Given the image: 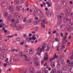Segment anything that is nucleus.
<instances>
[{
	"label": "nucleus",
	"mask_w": 73,
	"mask_h": 73,
	"mask_svg": "<svg viewBox=\"0 0 73 73\" xmlns=\"http://www.w3.org/2000/svg\"><path fill=\"white\" fill-rule=\"evenodd\" d=\"M15 61L16 62H19V60L17 59H16Z\"/></svg>",
	"instance_id": "5fc2aeb1"
},
{
	"label": "nucleus",
	"mask_w": 73,
	"mask_h": 73,
	"mask_svg": "<svg viewBox=\"0 0 73 73\" xmlns=\"http://www.w3.org/2000/svg\"><path fill=\"white\" fill-rule=\"evenodd\" d=\"M21 29H22V27H21L20 26H18L17 27V30H21Z\"/></svg>",
	"instance_id": "a878e982"
},
{
	"label": "nucleus",
	"mask_w": 73,
	"mask_h": 73,
	"mask_svg": "<svg viewBox=\"0 0 73 73\" xmlns=\"http://www.w3.org/2000/svg\"><path fill=\"white\" fill-rule=\"evenodd\" d=\"M16 39L17 41H20V38L19 37H17L16 38Z\"/></svg>",
	"instance_id": "f704fd0d"
},
{
	"label": "nucleus",
	"mask_w": 73,
	"mask_h": 73,
	"mask_svg": "<svg viewBox=\"0 0 73 73\" xmlns=\"http://www.w3.org/2000/svg\"><path fill=\"white\" fill-rule=\"evenodd\" d=\"M29 53H30V54H31L33 53V51H32V49L31 48H30L29 49Z\"/></svg>",
	"instance_id": "4be33fe9"
},
{
	"label": "nucleus",
	"mask_w": 73,
	"mask_h": 73,
	"mask_svg": "<svg viewBox=\"0 0 73 73\" xmlns=\"http://www.w3.org/2000/svg\"><path fill=\"white\" fill-rule=\"evenodd\" d=\"M24 0H21V4H23L24 3Z\"/></svg>",
	"instance_id": "de8ad7c7"
},
{
	"label": "nucleus",
	"mask_w": 73,
	"mask_h": 73,
	"mask_svg": "<svg viewBox=\"0 0 73 73\" xmlns=\"http://www.w3.org/2000/svg\"><path fill=\"white\" fill-rule=\"evenodd\" d=\"M71 60H73V55L71 57Z\"/></svg>",
	"instance_id": "338daca9"
},
{
	"label": "nucleus",
	"mask_w": 73,
	"mask_h": 73,
	"mask_svg": "<svg viewBox=\"0 0 73 73\" xmlns=\"http://www.w3.org/2000/svg\"><path fill=\"white\" fill-rule=\"evenodd\" d=\"M57 58V57L56 56V54H55L54 56L52 58H50V61H52L53 60H54L55 58Z\"/></svg>",
	"instance_id": "dca6fc26"
},
{
	"label": "nucleus",
	"mask_w": 73,
	"mask_h": 73,
	"mask_svg": "<svg viewBox=\"0 0 73 73\" xmlns=\"http://www.w3.org/2000/svg\"><path fill=\"white\" fill-rule=\"evenodd\" d=\"M12 52H15V49H12L11 50Z\"/></svg>",
	"instance_id": "bf43d9fd"
},
{
	"label": "nucleus",
	"mask_w": 73,
	"mask_h": 73,
	"mask_svg": "<svg viewBox=\"0 0 73 73\" xmlns=\"http://www.w3.org/2000/svg\"><path fill=\"white\" fill-rule=\"evenodd\" d=\"M8 58H7L5 60V62H8Z\"/></svg>",
	"instance_id": "4d7b16f0"
},
{
	"label": "nucleus",
	"mask_w": 73,
	"mask_h": 73,
	"mask_svg": "<svg viewBox=\"0 0 73 73\" xmlns=\"http://www.w3.org/2000/svg\"><path fill=\"white\" fill-rule=\"evenodd\" d=\"M35 20L36 21H38V18L37 17H35Z\"/></svg>",
	"instance_id": "2f4dec72"
},
{
	"label": "nucleus",
	"mask_w": 73,
	"mask_h": 73,
	"mask_svg": "<svg viewBox=\"0 0 73 73\" xmlns=\"http://www.w3.org/2000/svg\"><path fill=\"white\" fill-rule=\"evenodd\" d=\"M50 47H49V46H48L47 47V49H46V50L47 52H48V51H49V50H50Z\"/></svg>",
	"instance_id": "bb28decb"
},
{
	"label": "nucleus",
	"mask_w": 73,
	"mask_h": 73,
	"mask_svg": "<svg viewBox=\"0 0 73 73\" xmlns=\"http://www.w3.org/2000/svg\"><path fill=\"white\" fill-rule=\"evenodd\" d=\"M44 71L45 73H48V70H44Z\"/></svg>",
	"instance_id": "603ef678"
},
{
	"label": "nucleus",
	"mask_w": 73,
	"mask_h": 73,
	"mask_svg": "<svg viewBox=\"0 0 73 73\" xmlns=\"http://www.w3.org/2000/svg\"><path fill=\"white\" fill-rule=\"evenodd\" d=\"M55 41L57 42H58L59 41V40L57 38H56L55 39Z\"/></svg>",
	"instance_id": "79ce46f5"
},
{
	"label": "nucleus",
	"mask_w": 73,
	"mask_h": 73,
	"mask_svg": "<svg viewBox=\"0 0 73 73\" xmlns=\"http://www.w3.org/2000/svg\"><path fill=\"white\" fill-rule=\"evenodd\" d=\"M6 5L7 2L6 1H4L3 2H2L1 5L2 8H4V7H6Z\"/></svg>",
	"instance_id": "1a4fd4ad"
},
{
	"label": "nucleus",
	"mask_w": 73,
	"mask_h": 73,
	"mask_svg": "<svg viewBox=\"0 0 73 73\" xmlns=\"http://www.w3.org/2000/svg\"><path fill=\"white\" fill-rule=\"evenodd\" d=\"M41 21V27L42 28H45V25H44V24L46 23V19H44L43 20H42Z\"/></svg>",
	"instance_id": "39448f33"
},
{
	"label": "nucleus",
	"mask_w": 73,
	"mask_h": 73,
	"mask_svg": "<svg viewBox=\"0 0 73 73\" xmlns=\"http://www.w3.org/2000/svg\"><path fill=\"white\" fill-rule=\"evenodd\" d=\"M15 60L13 59H11L10 60V62L11 63H13L14 62Z\"/></svg>",
	"instance_id": "7c9ffc66"
},
{
	"label": "nucleus",
	"mask_w": 73,
	"mask_h": 73,
	"mask_svg": "<svg viewBox=\"0 0 73 73\" xmlns=\"http://www.w3.org/2000/svg\"><path fill=\"white\" fill-rule=\"evenodd\" d=\"M51 73H56V69H53L50 72Z\"/></svg>",
	"instance_id": "aec40b11"
},
{
	"label": "nucleus",
	"mask_w": 73,
	"mask_h": 73,
	"mask_svg": "<svg viewBox=\"0 0 73 73\" xmlns=\"http://www.w3.org/2000/svg\"><path fill=\"white\" fill-rule=\"evenodd\" d=\"M57 66L58 68H60V65L59 64H58L57 65Z\"/></svg>",
	"instance_id": "13d9d810"
},
{
	"label": "nucleus",
	"mask_w": 73,
	"mask_h": 73,
	"mask_svg": "<svg viewBox=\"0 0 73 73\" xmlns=\"http://www.w3.org/2000/svg\"><path fill=\"white\" fill-rule=\"evenodd\" d=\"M64 16V13H63L60 14L59 15H58V24H61L62 23V17Z\"/></svg>",
	"instance_id": "f257e3e1"
},
{
	"label": "nucleus",
	"mask_w": 73,
	"mask_h": 73,
	"mask_svg": "<svg viewBox=\"0 0 73 73\" xmlns=\"http://www.w3.org/2000/svg\"><path fill=\"white\" fill-rule=\"evenodd\" d=\"M44 62V60H42L41 61V64H43Z\"/></svg>",
	"instance_id": "69168bd1"
},
{
	"label": "nucleus",
	"mask_w": 73,
	"mask_h": 73,
	"mask_svg": "<svg viewBox=\"0 0 73 73\" xmlns=\"http://www.w3.org/2000/svg\"><path fill=\"white\" fill-rule=\"evenodd\" d=\"M14 21L15 19H12L11 20V22H12V23H13V22H14Z\"/></svg>",
	"instance_id": "864d4df0"
},
{
	"label": "nucleus",
	"mask_w": 73,
	"mask_h": 73,
	"mask_svg": "<svg viewBox=\"0 0 73 73\" xmlns=\"http://www.w3.org/2000/svg\"><path fill=\"white\" fill-rule=\"evenodd\" d=\"M11 19V16H9L7 18V19L8 20H9L10 19Z\"/></svg>",
	"instance_id": "a19ab883"
},
{
	"label": "nucleus",
	"mask_w": 73,
	"mask_h": 73,
	"mask_svg": "<svg viewBox=\"0 0 73 73\" xmlns=\"http://www.w3.org/2000/svg\"><path fill=\"white\" fill-rule=\"evenodd\" d=\"M66 20L67 21H69V22H71V19H69V18H68L66 19Z\"/></svg>",
	"instance_id": "72a5a7b5"
},
{
	"label": "nucleus",
	"mask_w": 73,
	"mask_h": 73,
	"mask_svg": "<svg viewBox=\"0 0 73 73\" xmlns=\"http://www.w3.org/2000/svg\"><path fill=\"white\" fill-rule=\"evenodd\" d=\"M70 71L71 72V73H73V67H71L70 68Z\"/></svg>",
	"instance_id": "e433bc0d"
},
{
	"label": "nucleus",
	"mask_w": 73,
	"mask_h": 73,
	"mask_svg": "<svg viewBox=\"0 0 73 73\" xmlns=\"http://www.w3.org/2000/svg\"><path fill=\"white\" fill-rule=\"evenodd\" d=\"M23 36L25 37V38H27V37H28V36L27 35V34H25L23 35Z\"/></svg>",
	"instance_id": "c9c22d12"
},
{
	"label": "nucleus",
	"mask_w": 73,
	"mask_h": 73,
	"mask_svg": "<svg viewBox=\"0 0 73 73\" xmlns=\"http://www.w3.org/2000/svg\"><path fill=\"white\" fill-rule=\"evenodd\" d=\"M13 27H16V23L13 24Z\"/></svg>",
	"instance_id": "09e8293b"
},
{
	"label": "nucleus",
	"mask_w": 73,
	"mask_h": 73,
	"mask_svg": "<svg viewBox=\"0 0 73 73\" xmlns=\"http://www.w3.org/2000/svg\"><path fill=\"white\" fill-rule=\"evenodd\" d=\"M29 38H28V37L27 38H26V42H30V41H29Z\"/></svg>",
	"instance_id": "393cba45"
},
{
	"label": "nucleus",
	"mask_w": 73,
	"mask_h": 73,
	"mask_svg": "<svg viewBox=\"0 0 73 73\" xmlns=\"http://www.w3.org/2000/svg\"><path fill=\"white\" fill-rule=\"evenodd\" d=\"M20 44L21 45H23V44H24V42H21L20 43Z\"/></svg>",
	"instance_id": "e2e57ef3"
},
{
	"label": "nucleus",
	"mask_w": 73,
	"mask_h": 73,
	"mask_svg": "<svg viewBox=\"0 0 73 73\" xmlns=\"http://www.w3.org/2000/svg\"><path fill=\"white\" fill-rule=\"evenodd\" d=\"M9 62H6V64L4 63V66H5V67H6V66H7V65H9Z\"/></svg>",
	"instance_id": "412c9836"
},
{
	"label": "nucleus",
	"mask_w": 73,
	"mask_h": 73,
	"mask_svg": "<svg viewBox=\"0 0 73 73\" xmlns=\"http://www.w3.org/2000/svg\"><path fill=\"white\" fill-rule=\"evenodd\" d=\"M31 22H32V21H31V20H29L27 21L28 23H31Z\"/></svg>",
	"instance_id": "3c124183"
},
{
	"label": "nucleus",
	"mask_w": 73,
	"mask_h": 73,
	"mask_svg": "<svg viewBox=\"0 0 73 73\" xmlns=\"http://www.w3.org/2000/svg\"><path fill=\"white\" fill-rule=\"evenodd\" d=\"M25 52H27V53L28 52V49H26L25 50Z\"/></svg>",
	"instance_id": "052dcab7"
},
{
	"label": "nucleus",
	"mask_w": 73,
	"mask_h": 73,
	"mask_svg": "<svg viewBox=\"0 0 73 73\" xmlns=\"http://www.w3.org/2000/svg\"><path fill=\"white\" fill-rule=\"evenodd\" d=\"M9 10H11L10 13H14V9L13 8V7L12 6H10L9 7Z\"/></svg>",
	"instance_id": "6e6552de"
},
{
	"label": "nucleus",
	"mask_w": 73,
	"mask_h": 73,
	"mask_svg": "<svg viewBox=\"0 0 73 73\" xmlns=\"http://www.w3.org/2000/svg\"><path fill=\"white\" fill-rule=\"evenodd\" d=\"M38 65H39V63L38 62H36L35 63V66H38Z\"/></svg>",
	"instance_id": "b1692460"
},
{
	"label": "nucleus",
	"mask_w": 73,
	"mask_h": 73,
	"mask_svg": "<svg viewBox=\"0 0 73 73\" xmlns=\"http://www.w3.org/2000/svg\"><path fill=\"white\" fill-rule=\"evenodd\" d=\"M61 69L62 70H66L67 69V67L66 66H63L61 67Z\"/></svg>",
	"instance_id": "6ab92c4d"
},
{
	"label": "nucleus",
	"mask_w": 73,
	"mask_h": 73,
	"mask_svg": "<svg viewBox=\"0 0 73 73\" xmlns=\"http://www.w3.org/2000/svg\"><path fill=\"white\" fill-rule=\"evenodd\" d=\"M57 73H60V71L59 70H57Z\"/></svg>",
	"instance_id": "774afa93"
},
{
	"label": "nucleus",
	"mask_w": 73,
	"mask_h": 73,
	"mask_svg": "<svg viewBox=\"0 0 73 73\" xmlns=\"http://www.w3.org/2000/svg\"><path fill=\"white\" fill-rule=\"evenodd\" d=\"M66 0H62L61 2L62 3H65V1Z\"/></svg>",
	"instance_id": "c03bdc74"
},
{
	"label": "nucleus",
	"mask_w": 73,
	"mask_h": 73,
	"mask_svg": "<svg viewBox=\"0 0 73 73\" xmlns=\"http://www.w3.org/2000/svg\"><path fill=\"white\" fill-rule=\"evenodd\" d=\"M14 17H16V18L17 19H21L22 18V16L21 15H18V13H16L15 14Z\"/></svg>",
	"instance_id": "0eeeda50"
},
{
	"label": "nucleus",
	"mask_w": 73,
	"mask_h": 73,
	"mask_svg": "<svg viewBox=\"0 0 73 73\" xmlns=\"http://www.w3.org/2000/svg\"><path fill=\"white\" fill-rule=\"evenodd\" d=\"M73 28V24L70 23L69 26H68L67 27V30L68 31H71V28Z\"/></svg>",
	"instance_id": "20e7f679"
},
{
	"label": "nucleus",
	"mask_w": 73,
	"mask_h": 73,
	"mask_svg": "<svg viewBox=\"0 0 73 73\" xmlns=\"http://www.w3.org/2000/svg\"><path fill=\"white\" fill-rule=\"evenodd\" d=\"M36 12L37 13L38 15H40L41 14H42V11H41L40 10L38 9L37 11L36 9H35L34 10V11L33 13V14L34 15H36Z\"/></svg>",
	"instance_id": "f03ea898"
},
{
	"label": "nucleus",
	"mask_w": 73,
	"mask_h": 73,
	"mask_svg": "<svg viewBox=\"0 0 73 73\" xmlns=\"http://www.w3.org/2000/svg\"><path fill=\"white\" fill-rule=\"evenodd\" d=\"M7 72H9V71H11V69H8L7 70Z\"/></svg>",
	"instance_id": "0e129e2a"
},
{
	"label": "nucleus",
	"mask_w": 73,
	"mask_h": 73,
	"mask_svg": "<svg viewBox=\"0 0 73 73\" xmlns=\"http://www.w3.org/2000/svg\"><path fill=\"white\" fill-rule=\"evenodd\" d=\"M65 27L64 25H62L60 27V28L61 31H64Z\"/></svg>",
	"instance_id": "ddd939ff"
},
{
	"label": "nucleus",
	"mask_w": 73,
	"mask_h": 73,
	"mask_svg": "<svg viewBox=\"0 0 73 73\" xmlns=\"http://www.w3.org/2000/svg\"><path fill=\"white\" fill-rule=\"evenodd\" d=\"M56 33V31H54L53 32V33L54 34V33Z\"/></svg>",
	"instance_id": "680f3d73"
},
{
	"label": "nucleus",
	"mask_w": 73,
	"mask_h": 73,
	"mask_svg": "<svg viewBox=\"0 0 73 73\" xmlns=\"http://www.w3.org/2000/svg\"><path fill=\"white\" fill-rule=\"evenodd\" d=\"M46 14L48 16V17H50V16H51V13H50V11H49L46 12Z\"/></svg>",
	"instance_id": "2eb2a0df"
},
{
	"label": "nucleus",
	"mask_w": 73,
	"mask_h": 73,
	"mask_svg": "<svg viewBox=\"0 0 73 73\" xmlns=\"http://www.w3.org/2000/svg\"><path fill=\"white\" fill-rule=\"evenodd\" d=\"M46 43H44L42 44V48H40V53H38V54L39 56L41 55V53L42 52V50L45 49V48L46 47Z\"/></svg>",
	"instance_id": "7ed1b4c3"
},
{
	"label": "nucleus",
	"mask_w": 73,
	"mask_h": 73,
	"mask_svg": "<svg viewBox=\"0 0 73 73\" xmlns=\"http://www.w3.org/2000/svg\"><path fill=\"white\" fill-rule=\"evenodd\" d=\"M46 55L44 56V60H47L48 59V56L47 55L48 53H46Z\"/></svg>",
	"instance_id": "a211bd4d"
},
{
	"label": "nucleus",
	"mask_w": 73,
	"mask_h": 73,
	"mask_svg": "<svg viewBox=\"0 0 73 73\" xmlns=\"http://www.w3.org/2000/svg\"><path fill=\"white\" fill-rule=\"evenodd\" d=\"M67 38V36H64L63 37V38L62 39L63 40H65Z\"/></svg>",
	"instance_id": "473e14b6"
},
{
	"label": "nucleus",
	"mask_w": 73,
	"mask_h": 73,
	"mask_svg": "<svg viewBox=\"0 0 73 73\" xmlns=\"http://www.w3.org/2000/svg\"><path fill=\"white\" fill-rule=\"evenodd\" d=\"M62 47L60 48L61 50H62V49H63V48H65V46L64 45L62 46Z\"/></svg>",
	"instance_id": "4c0bfd02"
},
{
	"label": "nucleus",
	"mask_w": 73,
	"mask_h": 73,
	"mask_svg": "<svg viewBox=\"0 0 73 73\" xmlns=\"http://www.w3.org/2000/svg\"><path fill=\"white\" fill-rule=\"evenodd\" d=\"M40 50H41V47H39L36 50L37 52H38V51H40Z\"/></svg>",
	"instance_id": "5701e85b"
},
{
	"label": "nucleus",
	"mask_w": 73,
	"mask_h": 73,
	"mask_svg": "<svg viewBox=\"0 0 73 73\" xmlns=\"http://www.w3.org/2000/svg\"><path fill=\"white\" fill-rule=\"evenodd\" d=\"M16 8L17 11H20V8H20V7H19V6H17Z\"/></svg>",
	"instance_id": "c85d7f7f"
},
{
	"label": "nucleus",
	"mask_w": 73,
	"mask_h": 73,
	"mask_svg": "<svg viewBox=\"0 0 73 73\" xmlns=\"http://www.w3.org/2000/svg\"><path fill=\"white\" fill-rule=\"evenodd\" d=\"M24 56L25 57V61H27V62H28V63H30L31 64H32V60H30L28 59H27V58H28V57L26 56L24 54Z\"/></svg>",
	"instance_id": "423d86ee"
},
{
	"label": "nucleus",
	"mask_w": 73,
	"mask_h": 73,
	"mask_svg": "<svg viewBox=\"0 0 73 73\" xmlns=\"http://www.w3.org/2000/svg\"><path fill=\"white\" fill-rule=\"evenodd\" d=\"M60 36L61 37H63V36H64V35L62 33H61V34H60Z\"/></svg>",
	"instance_id": "49530a36"
},
{
	"label": "nucleus",
	"mask_w": 73,
	"mask_h": 73,
	"mask_svg": "<svg viewBox=\"0 0 73 73\" xmlns=\"http://www.w3.org/2000/svg\"><path fill=\"white\" fill-rule=\"evenodd\" d=\"M8 13H5L4 15V17H6L7 16H8Z\"/></svg>",
	"instance_id": "cd10ccee"
},
{
	"label": "nucleus",
	"mask_w": 73,
	"mask_h": 73,
	"mask_svg": "<svg viewBox=\"0 0 73 73\" xmlns=\"http://www.w3.org/2000/svg\"><path fill=\"white\" fill-rule=\"evenodd\" d=\"M4 33H5V34H6V33H7V32H8V30H5L4 31Z\"/></svg>",
	"instance_id": "8fccbe9b"
},
{
	"label": "nucleus",
	"mask_w": 73,
	"mask_h": 73,
	"mask_svg": "<svg viewBox=\"0 0 73 73\" xmlns=\"http://www.w3.org/2000/svg\"><path fill=\"white\" fill-rule=\"evenodd\" d=\"M38 37H39V36H38V35H34L33 36L32 39L33 40H36V37L38 38Z\"/></svg>",
	"instance_id": "9b49d317"
},
{
	"label": "nucleus",
	"mask_w": 73,
	"mask_h": 73,
	"mask_svg": "<svg viewBox=\"0 0 73 73\" xmlns=\"http://www.w3.org/2000/svg\"><path fill=\"white\" fill-rule=\"evenodd\" d=\"M30 72L31 73H35V70L34 69V68H33L32 67H31L30 68Z\"/></svg>",
	"instance_id": "f8f14e48"
},
{
	"label": "nucleus",
	"mask_w": 73,
	"mask_h": 73,
	"mask_svg": "<svg viewBox=\"0 0 73 73\" xmlns=\"http://www.w3.org/2000/svg\"><path fill=\"white\" fill-rule=\"evenodd\" d=\"M3 27H8V25H5L3 23L1 24L0 25V28H2Z\"/></svg>",
	"instance_id": "4468645a"
},
{
	"label": "nucleus",
	"mask_w": 73,
	"mask_h": 73,
	"mask_svg": "<svg viewBox=\"0 0 73 73\" xmlns=\"http://www.w3.org/2000/svg\"><path fill=\"white\" fill-rule=\"evenodd\" d=\"M27 21V19H26V18H24L23 19V21L24 22V23H25Z\"/></svg>",
	"instance_id": "ea45409f"
},
{
	"label": "nucleus",
	"mask_w": 73,
	"mask_h": 73,
	"mask_svg": "<svg viewBox=\"0 0 73 73\" xmlns=\"http://www.w3.org/2000/svg\"><path fill=\"white\" fill-rule=\"evenodd\" d=\"M38 60V58H35L33 60L34 61H36Z\"/></svg>",
	"instance_id": "37998d69"
},
{
	"label": "nucleus",
	"mask_w": 73,
	"mask_h": 73,
	"mask_svg": "<svg viewBox=\"0 0 73 73\" xmlns=\"http://www.w3.org/2000/svg\"><path fill=\"white\" fill-rule=\"evenodd\" d=\"M38 21H35L33 23L34 25H37V24H38Z\"/></svg>",
	"instance_id": "c756f323"
},
{
	"label": "nucleus",
	"mask_w": 73,
	"mask_h": 73,
	"mask_svg": "<svg viewBox=\"0 0 73 73\" xmlns=\"http://www.w3.org/2000/svg\"><path fill=\"white\" fill-rule=\"evenodd\" d=\"M51 68H54V67H55V64L54 62H51Z\"/></svg>",
	"instance_id": "f3484780"
},
{
	"label": "nucleus",
	"mask_w": 73,
	"mask_h": 73,
	"mask_svg": "<svg viewBox=\"0 0 73 73\" xmlns=\"http://www.w3.org/2000/svg\"><path fill=\"white\" fill-rule=\"evenodd\" d=\"M13 36H14V35H10V36H7V37H9V38H10V37H13Z\"/></svg>",
	"instance_id": "a18cd8bd"
},
{
	"label": "nucleus",
	"mask_w": 73,
	"mask_h": 73,
	"mask_svg": "<svg viewBox=\"0 0 73 73\" xmlns=\"http://www.w3.org/2000/svg\"><path fill=\"white\" fill-rule=\"evenodd\" d=\"M69 62V63L68 65V66H73V61H69V60L68 59L67 60V62Z\"/></svg>",
	"instance_id": "9d476101"
},
{
	"label": "nucleus",
	"mask_w": 73,
	"mask_h": 73,
	"mask_svg": "<svg viewBox=\"0 0 73 73\" xmlns=\"http://www.w3.org/2000/svg\"><path fill=\"white\" fill-rule=\"evenodd\" d=\"M15 2L16 3V4H18L19 3V0H15Z\"/></svg>",
	"instance_id": "58836bf2"
},
{
	"label": "nucleus",
	"mask_w": 73,
	"mask_h": 73,
	"mask_svg": "<svg viewBox=\"0 0 73 73\" xmlns=\"http://www.w3.org/2000/svg\"><path fill=\"white\" fill-rule=\"evenodd\" d=\"M6 35H9V32H8L7 33L5 34Z\"/></svg>",
	"instance_id": "6e6d98bb"
}]
</instances>
